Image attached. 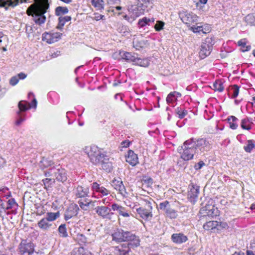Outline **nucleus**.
<instances>
[{
    "label": "nucleus",
    "instance_id": "nucleus-45",
    "mask_svg": "<svg viewBox=\"0 0 255 255\" xmlns=\"http://www.w3.org/2000/svg\"><path fill=\"white\" fill-rule=\"evenodd\" d=\"M55 179L54 177L46 178L45 179H43L42 181L45 186V188L47 189V187H50L55 182Z\"/></svg>",
    "mask_w": 255,
    "mask_h": 255
},
{
    "label": "nucleus",
    "instance_id": "nucleus-49",
    "mask_svg": "<svg viewBox=\"0 0 255 255\" xmlns=\"http://www.w3.org/2000/svg\"><path fill=\"white\" fill-rule=\"evenodd\" d=\"M175 97V93H170L167 98H166V102L168 104L172 103L174 100H176V99Z\"/></svg>",
    "mask_w": 255,
    "mask_h": 255
},
{
    "label": "nucleus",
    "instance_id": "nucleus-52",
    "mask_svg": "<svg viewBox=\"0 0 255 255\" xmlns=\"http://www.w3.org/2000/svg\"><path fill=\"white\" fill-rule=\"evenodd\" d=\"M19 81L17 76H15L12 77L9 80V84L12 86H15Z\"/></svg>",
    "mask_w": 255,
    "mask_h": 255
},
{
    "label": "nucleus",
    "instance_id": "nucleus-33",
    "mask_svg": "<svg viewBox=\"0 0 255 255\" xmlns=\"http://www.w3.org/2000/svg\"><path fill=\"white\" fill-rule=\"evenodd\" d=\"M91 3L97 10L101 11L104 8L105 2L103 0H91Z\"/></svg>",
    "mask_w": 255,
    "mask_h": 255
},
{
    "label": "nucleus",
    "instance_id": "nucleus-40",
    "mask_svg": "<svg viewBox=\"0 0 255 255\" xmlns=\"http://www.w3.org/2000/svg\"><path fill=\"white\" fill-rule=\"evenodd\" d=\"M217 227H218V222L214 221L207 222L203 225V228L206 230H213L215 228L217 229Z\"/></svg>",
    "mask_w": 255,
    "mask_h": 255
},
{
    "label": "nucleus",
    "instance_id": "nucleus-30",
    "mask_svg": "<svg viewBox=\"0 0 255 255\" xmlns=\"http://www.w3.org/2000/svg\"><path fill=\"white\" fill-rule=\"evenodd\" d=\"M19 2V0H0V6L5 7L7 9V6L14 7L16 6Z\"/></svg>",
    "mask_w": 255,
    "mask_h": 255
},
{
    "label": "nucleus",
    "instance_id": "nucleus-32",
    "mask_svg": "<svg viewBox=\"0 0 255 255\" xmlns=\"http://www.w3.org/2000/svg\"><path fill=\"white\" fill-rule=\"evenodd\" d=\"M71 19V17L69 16H60L58 18V24L56 26V28L59 30L62 29L65 23L70 21Z\"/></svg>",
    "mask_w": 255,
    "mask_h": 255
},
{
    "label": "nucleus",
    "instance_id": "nucleus-38",
    "mask_svg": "<svg viewBox=\"0 0 255 255\" xmlns=\"http://www.w3.org/2000/svg\"><path fill=\"white\" fill-rule=\"evenodd\" d=\"M239 92V87L237 85H234L231 87L229 90V95H230L232 98H236Z\"/></svg>",
    "mask_w": 255,
    "mask_h": 255
},
{
    "label": "nucleus",
    "instance_id": "nucleus-23",
    "mask_svg": "<svg viewBox=\"0 0 255 255\" xmlns=\"http://www.w3.org/2000/svg\"><path fill=\"white\" fill-rule=\"evenodd\" d=\"M171 240L175 244H181L185 243L188 240V238L183 233H175L171 236Z\"/></svg>",
    "mask_w": 255,
    "mask_h": 255
},
{
    "label": "nucleus",
    "instance_id": "nucleus-9",
    "mask_svg": "<svg viewBox=\"0 0 255 255\" xmlns=\"http://www.w3.org/2000/svg\"><path fill=\"white\" fill-rule=\"evenodd\" d=\"M179 16L183 22L190 26L198 21V17L192 12L182 11L179 12Z\"/></svg>",
    "mask_w": 255,
    "mask_h": 255
},
{
    "label": "nucleus",
    "instance_id": "nucleus-25",
    "mask_svg": "<svg viewBox=\"0 0 255 255\" xmlns=\"http://www.w3.org/2000/svg\"><path fill=\"white\" fill-rule=\"evenodd\" d=\"M124 231L122 229H117L112 235L113 240L117 242H124Z\"/></svg>",
    "mask_w": 255,
    "mask_h": 255
},
{
    "label": "nucleus",
    "instance_id": "nucleus-21",
    "mask_svg": "<svg viewBox=\"0 0 255 255\" xmlns=\"http://www.w3.org/2000/svg\"><path fill=\"white\" fill-rule=\"evenodd\" d=\"M111 208L114 211H117L120 215L124 217L127 218L129 217V214L128 210H127L125 207H123L118 204H113L112 205Z\"/></svg>",
    "mask_w": 255,
    "mask_h": 255
},
{
    "label": "nucleus",
    "instance_id": "nucleus-63",
    "mask_svg": "<svg viewBox=\"0 0 255 255\" xmlns=\"http://www.w3.org/2000/svg\"><path fill=\"white\" fill-rule=\"evenodd\" d=\"M121 144H122L123 147H127L129 146V145L130 144V142L128 141L125 140V141H123Z\"/></svg>",
    "mask_w": 255,
    "mask_h": 255
},
{
    "label": "nucleus",
    "instance_id": "nucleus-2",
    "mask_svg": "<svg viewBox=\"0 0 255 255\" xmlns=\"http://www.w3.org/2000/svg\"><path fill=\"white\" fill-rule=\"evenodd\" d=\"M195 145L193 138L186 140L183 145L178 148V152L181 154V158L185 161L193 159L194 155L197 154Z\"/></svg>",
    "mask_w": 255,
    "mask_h": 255
},
{
    "label": "nucleus",
    "instance_id": "nucleus-26",
    "mask_svg": "<svg viewBox=\"0 0 255 255\" xmlns=\"http://www.w3.org/2000/svg\"><path fill=\"white\" fill-rule=\"evenodd\" d=\"M14 199H10L8 201H2L1 210L4 211L11 209L14 206H17Z\"/></svg>",
    "mask_w": 255,
    "mask_h": 255
},
{
    "label": "nucleus",
    "instance_id": "nucleus-60",
    "mask_svg": "<svg viewBox=\"0 0 255 255\" xmlns=\"http://www.w3.org/2000/svg\"><path fill=\"white\" fill-rule=\"evenodd\" d=\"M81 250H83V249L74 250L72 253V255H82L80 254Z\"/></svg>",
    "mask_w": 255,
    "mask_h": 255
},
{
    "label": "nucleus",
    "instance_id": "nucleus-59",
    "mask_svg": "<svg viewBox=\"0 0 255 255\" xmlns=\"http://www.w3.org/2000/svg\"><path fill=\"white\" fill-rule=\"evenodd\" d=\"M122 9V7L120 6H116L114 9L113 10V12H114L115 14H117L118 15H120L122 14L120 12H117L118 10H120Z\"/></svg>",
    "mask_w": 255,
    "mask_h": 255
},
{
    "label": "nucleus",
    "instance_id": "nucleus-10",
    "mask_svg": "<svg viewBox=\"0 0 255 255\" xmlns=\"http://www.w3.org/2000/svg\"><path fill=\"white\" fill-rule=\"evenodd\" d=\"M124 242H128L127 245L131 248L137 247L139 245V240L133 234L128 231H124Z\"/></svg>",
    "mask_w": 255,
    "mask_h": 255
},
{
    "label": "nucleus",
    "instance_id": "nucleus-8",
    "mask_svg": "<svg viewBox=\"0 0 255 255\" xmlns=\"http://www.w3.org/2000/svg\"><path fill=\"white\" fill-rule=\"evenodd\" d=\"M159 209L164 212L165 216L170 219H175L178 216L177 211L171 208L169 202L165 201L159 204Z\"/></svg>",
    "mask_w": 255,
    "mask_h": 255
},
{
    "label": "nucleus",
    "instance_id": "nucleus-64",
    "mask_svg": "<svg viewBox=\"0 0 255 255\" xmlns=\"http://www.w3.org/2000/svg\"><path fill=\"white\" fill-rule=\"evenodd\" d=\"M120 0H107L108 3L110 4L118 3Z\"/></svg>",
    "mask_w": 255,
    "mask_h": 255
},
{
    "label": "nucleus",
    "instance_id": "nucleus-58",
    "mask_svg": "<svg viewBox=\"0 0 255 255\" xmlns=\"http://www.w3.org/2000/svg\"><path fill=\"white\" fill-rule=\"evenodd\" d=\"M204 165H205V163L203 161H201L199 162L198 163L196 164L194 166V168L196 170L200 169Z\"/></svg>",
    "mask_w": 255,
    "mask_h": 255
},
{
    "label": "nucleus",
    "instance_id": "nucleus-50",
    "mask_svg": "<svg viewBox=\"0 0 255 255\" xmlns=\"http://www.w3.org/2000/svg\"><path fill=\"white\" fill-rule=\"evenodd\" d=\"M164 23L161 21H157L156 23L154 25V28L156 31H159L163 29Z\"/></svg>",
    "mask_w": 255,
    "mask_h": 255
},
{
    "label": "nucleus",
    "instance_id": "nucleus-36",
    "mask_svg": "<svg viewBox=\"0 0 255 255\" xmlns=\"http://www.w3.org/2000/svg\"><path fill=\"white\" fill-rule=\"evenodd\" d=\"M75 240L82 246L86 245L88 243L87 238L82 234L78 233L75 238Z\"/></svg>",
    "mask_w": 255,
    "mask_h": 255
},
{
    "label": "nucleus",
    "instance_id": "nucleus-31",
    "mask_svg": "<svg viewBox=\"0 0 255 255\" xmlns=\"http://www.w3.org/2000/svg\"><path fill=\"white\" fill-rule=\"evenodd\" d=\"M252 125H253V119L246 118L242 120L241 126L242 128L249 130L251 128Z\"/></svg>",
    "mask_w": 255,
    "mask_h": 255
},
{
    "label": "nucleus",
    "instance_id": "nucleus-16",
    "mask_svg": "<svg viewBox=\"0 0 255 255\" xmlns=\"http://www.w3.org/2000/svg\"><path fill=\"white\" fill-rule=\"evenodd\" d=\"M128 11L133 16L132 20H134L135 18L139 16L140 15L143 14L144 11L143 9L140 7H139L138 2L137 4H128Z\"/></svg>",
    "mask_w": 255,
    "mask_h": 255
},
{
    "label": "nucleus",
    "instance_id": "nucleus-46",
    "mask_svg": "<svg viewBox=\"0 0 255 255\" xmlns=\"http://www.w3.org/2000/svg\"><path fill=\"white\" fill-rule=\"evenodd\" d=\"M175 112L180 119H183L188 113L187 111L182 109L181 107L177 108Z\"/></svg>",
    "mask_w": 255,
    "mask_h": 255
},
{
    "label": "nucleus",
    "instance_id": "nucleus-4",
    "mask_svg": "<svg viewBox=\"0 0 255 255\" xmlns=\"http://www.w3.org/2000/svg\"><path fill=\"white\" fill-rule=\"evenodd\" d=\"M85 152L88 155L90 161L96 165H99L102 160L107 156L100 149L95 145L86 147Z\"/></svg>",
    "mask_w": 255,
    "mask_h": 255
},
{
    "label": "nucleus",
    "instance_id": "nucleus-34",
    "mask_svg": "<svg viewBox=\"0 0 255 255\" xmlns=\"http://www.w3.org/2000/svg\"><path fill=\"white\" fill-rule=\"evenodd\" d=\"M60 216L59 212L58 211L56 213L47 212L44 217L48 221L52 223L53 221L56 220Z\"/></svg>",
    "mask_w": 255,
    "mask_h": 255
},
{
    "label": "nucleus",
    "instance_id": "nucleus-19",
    "mask_svg": "<svg viewBox=\"0 0 255 255\" xmlns=\"http://www.w3.org/2000/svg\"><path fill=\"white\" fill-rule=\"evenodd\" d=\"M199 193V189L198 186L194 185L190 186L188 197L191 202L194 203L196 201Z\"/></svg>",
    "mask_w": 255,
    "mask_h": 255
},
{
    "label": "nucleus",
    "instance_id": "nucleus-5",
    "mask_svg": "<svg viewBox=\"0 0 255 255\" xmlns=\"http://www.w3.org/2000/svg\"><path fill=\"white\" fill-rule=\"evenodd\" d=\"M44 175L47 177H53L57 181L62 182L67 180L66 172L64 169L53 167L44 171Z\"/></svg>",
    "mask_w": 255,
    "mask_h": 255
},
{
    "label": "nucleus",
    "instance_id": "nucleus-7",
    "mask_svg": "<svg viewBox=\"0 0 255 255\" xmlns=\"http://www.w3.org/2000/svg\"><path fill=\"white\" fill-rule=\"evenodd\" d=\"M195 148L197 149V155L204 151H209L212 147V141L206 138H200L197 140H194Z\"/></svg>",
    "mask_w": 255,
    "mask_h": 255
},
{
    "label": "nucleus",
    "instance_id": "nucleus-13",
    "mask_svg": "<svg viewBox=\"0 0 255 255\" xmlns=\"http://www.w3.org/2000/svg\"><path fill=\"white\" fill-rule=\"evenodd\" d=\"M62 35L59 32L47 33L45 32L42 34V40L47 43L51 44L58 41Z\"/></svg>",
    "mask_w": 255,
    "mask_h": 255
},
{
    "label": "nucleus",
    "instance_id": "nucleus-41",
    "mask_svg": "<svg viewBox=\"0 0 255 255\" xmlns=\"http://www.w3.org/2000/svg\"><path fill=\"white\" fill-rule=\"evenodd\" d=\"M137 56L134 55H132L131 53L129 52H125L122 55V58L125 59L128 62H135Z\"/></svg>",
    "mask_w": 255,
    "mask_h": 255
},
{
    "label": "nucleus",
    "instance_id": "nucleus-48",
    "mask_svg": "<svg viewBox=\"0 0 255 255\" xmlns=\"http://www.w3.org/2000/svg\"><path fill=\"white\" fill-rule=\"evenodd\" d=\"M255 147V145L253 141L252 140H249L248 141L247 145L244 146V149L246 152H250Z\"/></svg>",
    "mask_w": 255,
    "mask_h": 255
},
{
    "label": "nucleus",
    "instance_id": "nucleus-57",
    "mask_svg": "<svg viewBox=\"0 0 255 255\" xmlns=\"http://www.w3.org/2000/svg\"><path fill=\"white\" fill-rule=\"evenodd\" d=\"M191 29L194 32H199L203 30L202 26L193 25Z\"/></svg>",
    "mask_w": 255,
    "mask_h": 255
},
{
    "label": "nucleus",
    "instance_id": "nucleus-14",
    "mask_svg": "<svg viewBox=\"0 0 255 255\" xmlns=\"http://www.w3.org/2000/svg\"><path fill=\"white\" fill-rule=\"evenodd\" d=\"M73 194L76 198L88 197L89 188L88 187L78 185L73 189Z\"/></svg>",
    "mask_w": 255,
    "mask_h": 255
},
{
    "label": "nucleus",
    "instance_id": "nucleus-53",
    "mask_svg": "<svg viewBox=\"0 0 255 255\" xmlns=\"http://www.w3.org/2000/svg\"><path fill=\"white\" fill-rule=\"evenodd\" d=\"M228 227V225L226 222H218V227H217V230H221L222 229H226Z\"/></svg>",
    "mask_w": 255,
    "mask_h": 255
},
{
    "label": "nucleus",
    "instance_id": "nucleus-18",
    "mask_svg": "<svg viewBox=\"0 0 255 255\" xmlns=\"http://www.w3.org/2000/svg\"><path fill=\"white\" fill-rule=\"evenodd\" d=\"M79 210V208L77 205L75 204L70 205L65 212V220L67 221L72 217L76 216L78 214Z\"/></svg>",
    "mask_w": 255,
    "mask_h": 255
},
{
    "label": "nucleus",
    "instance_id": "nucleus-56",
    "mask_svg": "<svg viewBox=\"0 0 255 255\" xmlns=\"http://www.w3.org/2000/svg\"><path fill=\"white\" fill-rule=\"evenodd\" d=\"M146 20H147V17H144L142 18V19L139 20L138 24L140 27H143V26H145L146 25H147V22L146 21Z\"/></svg>",
    "mask_w": 255,
    "mask_h": 255
},
{
    "label": "nucleus",
    "instance_id": "nucleus-47",
    "mask_svg": "<svg viewBox=\"0 0 255 255\" xmlns=\"http://www.w3.org/2000/svg\"><path fill=\"white\" fill-rule=\"evenodd\" d=\"M28 108L27 107V103L25 101H20L18 103V108L20 111H25L28 108H30L32 106L28 103Z\"/></svg>",
    "mask_w": 255,
    "mask_h": 255
},
{
    "label": "nucleus",
    "instance_id": "nucleus-20",
    "mask_svg": "<svg viewBox=\"0 0 255 255\" xmlns=\"http://www.w3.org/2000/svg\"><path fill=\"white\" fill-rule=\"evenodd\" d=\"M112 186L123 196H126L127 192L125 187L121 179H114L112 182Z\"/></svg>",
    "mask_w": 255,
    "mask_h": 255
},
{
    "label": "nucleus",
    "instance_id": "nucleus-22",
    "mask_svg": "<svg viewBox=\"0 0 255 255\" xmlns=\"http://www.w3.org/2000/svg\"><path fill=\"white\" fill-rule=\"evenodd\" d=\"M19 253L21 255L25 253L30 254L33 252V248L31 243H27L21 242L18 247Z\"/></svg>",
    "mask_w": 255,
    "mask_h": 255
},
{
    "label": "nucleus",
    "instance_id": "nucleus-42",
    "mask_svg": "<svg viewBox=\"0 0 255 255\" xmlns=\"http://www.w3.org/2000/svg\"><path fill=\"white\" fill-rule=\"evenodd\" d=\"M68 12V9L66 7L58 6L55 9V14L61 16V15L65 14Z\"/></svg>",
    "mask_w": 255,
    "mask_h": 255
},
{
    "label": "nucleus",
    "instance_id": "nucleus-17",
    "mask_svg": "<svg viewBox=\"0 0 255 255\" xmlns=\"http://www.w3.org/2000/svg\"><path fill=\"white\" fill-rule=\"evenodd\" d=\"M37 226L44 232H48L51 229H54L55 228V225L53 223H51L45 218H43L38 221Z\"/></svg>",
    "mask_w": 255,
    "mask_h": 255
},
{
    "label": "nucleus",
    "instance_id": "nucleus-12",
    "mask_svg": "<svg viewBox=\"0 0 255 255\" xmlns=\"http://www.w3.org/2000/svg\"><path fill=\"white\" fill-rule=\"evenodd\" d=\"M130 248L127 244H123L113 247V252L114 255H130Z\"/></svg>",
    "mask_w": 255,
    "mask_h": 255
},
{
    "label": "nucleus",
    "instance_id": "nucleus-27",
    "mask_svg": "<svg viewBox=\"0 0 255 255\" xmlns=\"http://www.w3.org/2000/svg\"><path fill=\"white\" fill-rule=\"evenodd\" d=\"M139 7L143 9V11H148L152 7V3L150 0H137Z\"/></svg>",
    "mask_w": 255,
    "mask_h": 255
},
{
    "label": "nucleus",
    "instance_id": "nucleus-29",
    "mask_svg": "<svg viewBox=\"0 0 255 255\" xmlns=\"http://www.w3.org/2000/svg\"><path fill=\"white\" fill-rule=\"evenodd\" d=\"M95 202L96 201H92V200L87 199L85 200L84 201H79L78 204L82 209L87 211L88 210V208L91 205L92 206H94Z\"/></svg>",
    "mask_w": 255,
    "mask_h": 255
},
{
    "label": "nucleus",
    "instance_id": "nucleus-44",
    "mask_svg": "<svg viewBox=\"0 0 255 255\" xmlns=\"http://www.w3.org/2000/svg\"><path fill=\"white\" fill-rule=\"evenodd\" d=\"M213 89L216 91L222 92L224 90L222 83L220 81H216L213 85Z\"/></svg>",
    "mask_w": 255,
    "mask_h": 255
},
{
    "label": "nucleus",
    "instance_id": "nucleus-54",
    "mask_svg": "<svg viewBox=\"0 0 255 255\" xmlns=\"http://www.w3.org/2000/svg\"><path fill=\"white\" fill-rule=\"evenodd\" d=\"M98 192L101 193L103 196L108 195L110 193V192L108 189L103 186H101V188Z\"/></svg>",
    "mask_w": 255,
    "mask_h": 255
},
{
    "label": "nucleus",
    "instance_id": "nucleus-28",
    "mask_svg": "<svg viewBox=\"0 0 255 255\" xmlns=\"http://www.w3.org/2000/svg\"><path fill=\"white\" fill-rule=\"evenodd\" d=\"M109 159L107 156L104 160H102L101 163L99 164L101 165L102 168L107 172H110L113 168L112 163L109 162Z\"/></svg>",
    "mask_w": 255,
    "mask_h": 255
},
{
    "label": "nucleus",
    "instance_id": "nucleus-6",
    "mask_svg": "<svg viewBox=\"0 0 255 255\" xmlns=\"http://www.w3.org/2000/svg\"><path fill=\"white\" fill-rule=\"evenodd\" d=\"M214 43V39L212 37H207L204 40L201 45L199 52V56L202 59L205 58L210 54Z\"/></svg>",
    "mask_w": 255,
    "mask_h": 255
},
{
    "label": "nucleus",
    "instance_id": "nucleus-15",
    "mask_svg": "<svg viewBox=\"0 0 255 255\" xmlns=\"http://www.w3.org/2000/svg\"><path fill=\"white\" fill-rule=\"evenodd\" d=\"M200 213L204 216L214 218L218 215V210L217 208H215L214 206L208 205L203 208L200 211Z\"/></svg>",
    "mask_w": 255,
    "mask_h": 255
},
{
    "label": "nucleus",
    "instance_id": "nucleus-1",
    "mask_svg": "<svg viewBox=\"0 0 255 255\" xmlns=\"http://www.w3.org/2000/svg\"><path fill=\"white\" fill-rule=\"evenodd\" d=\"M49 6L48 0H35V3L28 7L26 13L34 17V20L36 24L41 25L45 22L46 17L44 14Z\"/></svg>",
    "mask_w": 255,
    "mask_h": 255
},
{
    "label": "nucleus",
    "instance_id": "nucleus-62",
    "mask_svg": "<svg viewBox=\"0 0 255 255\" xmlns=\"http://www.w3.org/2000/svg\"><path fill=\"white\" fill-rule=\"evenodd\" d=\"M19 79H24L26 77V75L23 73H20L16 76Z\"/></svg>",
    "mask_w": 255,
    "mask_h": 255
},
{
    "label": "nucleus",
    "instance_id": "nucleus-55",
    "mask_svg": "<svg viewBox=\"0 0 255 255\" xmlns=\"http://www.w3.org/2000/svg\"><path fill=\"white\" fill-rule=\"evenodd\" d=\"M101 186L97 182H94L92 184V189L93 191L98 192L101 189Z\"/></svg>",
    "mask_w": 255,
    "mask_h": 255
},
{
    "label": "nucleus",
    "instance_id": "nucleus-61",
    "mask_svg": "<svg viewBox=\"0 0 255 255\" xmlns=\"http://www.w3.org/2000/svg\"><path fill=\"white\" fill-rule=\"evenodd\" d=\"M24 118L20 117L18 120L15 122V125L17 126L20 125L22 122L24 121Z\"/></svg>",
    "mask_w": 255,
    "mask_h": 255
},
{
    "label": "nucleus",
    "instance_id": "nucleus-43",
    "mask_svg": "<svg viewBox=\"0 0 255 255\" xmlns=\"http://www.w3.org/2000/svg\"><path fill=\"white\" fill-rule=\"evenodd\" d=\"M58 232L60 237L66 238L68 236V233L66 228L65 225L62 224L58 228Z\"/></svg>",
    "mask_w": 255,
    "mask_h": 255
},
{
    "label": "nucleus",
    "instance_id": "nucleus-3",
    "mask_svg": "<svg viewBox=\"0 0 255 255\" xmlns=\"http://www.w3.org/2000/svg\"><path fill=\"white\" fill-rule=\"evenodd\" d=\"M133 208L139 217L145 221H149L153 217L152 202L150 200L145 199L141 207L135 206Z\"/></svg>",
    "mask_w": 255,
    "mask_h": 255
},
{
    "label": "nucleus",
    "instance_id": "nucleus-51",
    "mask_svg": "<svg viewBox=\"0 0 255 255\" xmlns=\"http://www.w3.org/2000/svg\"><path fill=\"white\" fill-rule=\"evenodd\" d=\"M246 20L251 24L255 25V16L253 14H248L246 17Z\"/></svg>",
    "mask_w": 255,
    "mask_h": 255
},
{
    "label": "nucleus",
    "instance_id": "nucleus-37",
    "mask_svg": "<svg viewBox=\"0 0 255 255\" xmlns=\"http://www.w3.org/2000/svg\"><path fill=\"white\" fill-rule=\"evenodd\" d=\"M134 64L141 67H146L149 64V60L147 58L141 59L137 57Z\"/></svg>",
    "mask_w": 255,
    "mask_h": 255
},
{
    "label": "nucleus",
    "instance_id": "nucleus-11",
    "mask_svg": "<svg viewBox=\"0 0 255 255\" xmlns=\"http://www.w3.org/2000/svg\"><path fill=\"white\" fill-rule=\"evenodd\" d=\"M95 209L96 213L103 219L110 220L114 214L113 213L111 212V209L106 206H98Z\"/></svg>",
    "mask_w": 255,
    "mask_h": 255
},
{
    "label": "nucleus",
    "instance_id": "nucleus-35",
    "mask_svg": "<svg viewBox=\"0 0 255 255\" xmlns=\"http://www.w3.org/2000/svg\"><path fill=\"white\" fill-rule=\"evenodd\" d=\"M230 125V127L233 129H235L237 128L238 119L235 116H231L227 119Z\"/></svg>",
    "mask_w": 255,
    "mask_h": 255
},
{
    "label": "nucleus",
    "instance_id": "nucleus-39",
    "mask_svg": "<svg viewBox=\"0 0 255 255\" xmlns=\"http://www.w3.org/2000/svg\"><path fill=\"white\" fill-rule=\"evenodd\" d=\"M239 46L241 47V50L243 52L249 51L251 46L250 45H247V41L246 39H242L239 40L238 42Z\"/></svg>",
    "mask_w": 255,
    "mask_h": 255
},
{
    "label": "nucleus",
    "instance_id": "nucleus-24",
    "mask_svg": "<svg viewBox=\"0 0 255 255\" xmlns=\"http://www.w3.org/2000/svg\"><path fill=\"white\" fill-rule=\"evenodd\" d=\"M126 161L132 166L136 165L138 163L137 154L133 151L129 150L126 156Z\"/></svg>",
    "mask_w": 255,
    "mask_h": 255
}]
</instances>
